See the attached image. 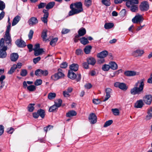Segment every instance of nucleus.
Masks as SVG:
<instances>
[{
  "instance_id": "f257e3e1",
  "label": "nucleus",
  "mask_w": 152,
  "mask_h": 152,
  "mask_svg": "<svg viewBox=\"0 0 152 152\" xmlns=\"http://www.w3.org/2000/svg\"><path fill=\"white\" fill-rule=\"evenodd\" d=\"M144 79L138 80L136 83L134 87L130 90V93L132 95H139L143 92Z\"/></svg>"
},
{
  "instance_id": "f03ea898",
  "label": "nucleus",
  "mask_w": 152,
  "mask_h": 152,
  "mask_svg": "<svg viewBox=\"0 0 152 152\" xmlns=\"http://www.w3.org/2000/svg\"><path fill=\"white\" fill-rule=\"evenodd\" d=\"M7 45H5L4 38H1L0 40V58H4L7 56Z\"/></svg>"
},
{
  "instance_id": "7ed1b4c3",
  "label": "nucleus",
  "mask_w": 152,
  "mask_h": 152,
  "mask_svg": "<svg viewBox=\"0 0 152 152\" xmlns=\"http://www.w3.org/2000/svg\"><path fill=\"white\" fill-rule=\"evenodd\" d=\"M72 70H69L68 74V77L71 79H76V80L78 82L79 81L81 78V75L78 74L76 75Z\"/></svg>"
},
{
  "instance_id": "20e7f679",
  "label": "nucleus",
  "mask_w": 152,
  "mask_h": 152,
  "mask_svg": "<svg viewBox=\"0 0 152 152\" xmlns=\"http://www.w3.org/2000/svg\"><path fill=\"white\" fill-rule=\"evenodd\" d=\"M140 10L142 12L148 10L149 8V5L148 1H144L142 2L139 6Z\"/></svg>"
},
{
  "instance_id": "39448f33",
  "label": "nucleus",
  "mask_w": 152,
  "mask_h": 152,
  "mask_svg": "<svg viewBox=\"0 0 152 152\" xmlns=\"http://www.w3.org/2000/svg\"><path fill=\"white\" fill-rule=\"evenodd\" d=\"M35 75L37 76H47L48 74V72L47 70H43L38 69L36 70L35 73Z\"/></svg>"
},
{
  "instance_id": "423d86ee",
  "label": "nucleus",
  "mask_w": 152,
  "mask_h": 152,
  "mask_svg": "<svg viewBox=\"0 0 152 152\" xmlns=\"http://www.w3.org/2000/svg\"><path fill=\"white\" fill-rule=\"evenodd\" d=\"M144 18L142 16L140 15L137 14L132 20V22L134 23H140L143 21Z\"/></svg>"
},
{
  "instance_id": "0eeeda50",
  "label": "nucleus",
  "mask_w": 152,
  "mask_h": 152,
  "mask_svg": "<svg viewBox=\"0 0 152 152\" xmlns=\"http://www.w3.org/2000/svg\"><path fill=\"white\" fill-rule=\"evenodd\" d=\"M115 87H118L121 90H126L127 89V87L126 84L124 83L116 82L114 83Z\"/></svg>"
},
{
  "instance_id": "6e6552de",
  "label": "nucleus",
  "mask_w": 152,
  "mask_h": 152,
  "mask_svg": "<svg viewBox=\"0 0 152 152\" xmlns=\"http://www.w3.org/2000/svg\"><path fill=\"white\" fill-rule=\"evenodd\" d=\"M4 39L5 42V45H11V39L10 33H5Z\"/></svg>"
},
{
  "instance_id": "1a4fd4ad",
  "label": "nucleus",
  "mask_w": 152,
  "mask_h": 152,
  "mask_svg": "<svg viewBox=\"0 0 152 152\" xmlns=\"http://www.w3.org/2000/svg\"><path fill=\"white\" fill-rule=\"evenodd\" d=\"M88 119L90 122L91 124H94L97 121V117L96 115L94 113H92L90 114Z\"/></svg>"
},
{
  "instance_id": "9d476101",
  "label": "nucleus",
  "mask_w": 152,
  "mask_h": 152,
  "mask_svg": "<svg viewBox=\"0 0 152 152\" xmlns=\"http://www.w3.org/2000/svg\"><path fill=\"white\" fill-rule=\"evenodd\" d=\"M105 91L106 94L103 102L106 101L110 97V94L112 93V90L110 88H107L105 89Z\"/></svg>"
},
{
  "instance_id": "9b49d317",
  "label": "nucleus",
  "mask_w": 152,
  "mask_h": 152,
  "mask_svg": "<svg viewBox=\"0 0 152 152\" xmlns=\"http://www.w3.org/2000/svg\"><path fill=\"white\" fill-rule=\"evenodd\" d=\"M143 100L145 104L149 105L152 101V96L151 95H146L143 98Z\"/></svg>"
},
{
  "instance_id": "f8f14e48",
  "label": "nucleus",
  "mask_w": 152,
  "mask_h": 152,
  "mask_svg": "<svg viewBox=\"0 0 152 152\" xmlns=\"http://www.w3.org/2000/svg\"><path fill=\"white\" fill-rule=\"evenodd\" d=\"M144 53L143 50L140 49H137L133 51L132 53V55L134 57H137L141 56Z\"/></svg>"
},
{
  "instance_id": "ddd939ff",
  "label": "nucleus",
  "mask_w": 152,
  "mask_h": 152,
  "mask_svg": "<svg viewBox=\"0 0 152 152\" xmlns=\"http://www.w3.org/2000/svg\"><path fill=\"white\" fill-rule=\"evenodd\" d=\"M28 23L30 26H33L38 23V20L36 17H32L29 20Z\"/></svg>"
},
{
  "instance_id": "4468645a",
  "label": "nucleus",
  "mask_w": 152,
  "mask_h": 152,
  "mask_svg": "<svg viewBox=\"0 0 152 152\" xmlns=\"http://www.w3.org/2000/svg\"><path fill=\"white\" fill-rule=\"evenodd\" d=\"M74 6L76 10H77V11L80 13L83 11L82 4L81 2H77L74 3Z\"/></svg>"
},
{
  "instance_id": "2eb2a0df",
  "label": "nucleus",
  "mask_w": 152,
  "mask_h": 152,
  "mask_svg": "<svg viewBox=\"0 0 152 152\" xmlns=\"http://www.w3.org/2000/svg\"><path fill=\"white\" fill-rule=\"evenodd\" d=\"M15 43L18 47L20 48H23L26 46L25 42L21 39H17Z\"/></svg>"
},
{
  "instance_id": "dca6fc26",
  "label": "nucleus",
  "mask_w": 152,
  "mask_h": 152,
  "mask_svg": "<svg viewBox=\"0 0 152 152\" xmlns=\"http://www.w3.org/2000/svg\"><path fill=\"white\" fill-rule=\"evenodd\" d=\"M108 54V52L107 51L104 50L98 53L97 56L99 58H104L107 56Z\"/></svg>"
},
{
  "instance_id": "f3484780",
  "label": "nucleus",
  "mask_w": 152,
  "mask_h": 152,
  "mask_svg": "<svg viewBox=\"0 0 152 152\" xmlns=\"http://www.w3.org/2000/svg\"><path fill=\"white\" fill-rule=\"evenodd\" d=\"M143 102L142 99L139 100L137 101L136 103H135L134 105L135 107L136 108H141L143 105Z\"/></svg>"
},
{
  "instance_id": "a211bd4d",
  "label": "nucleus",
  "mask_w": 152,
  "mask_h": 152,
  "mask_svg": "<svg viewBox=\"0 0 152 152\" xmlns=\"http://www.w3.org/2000/svg\"><path fill=\"white\" fill-rule=\"evenodd\" d=\"M124 74L128 77L133 76L136 75V72L132 71H126L124 72Z\"/></svg>"
},
{
  "instance_id": "6ab92c4d",
  "label": "nucleus",
  "mask_w": 152,
  "mask_h": 152,
  "mask_svg": "<svg viewBox=\"0 0 152 152\" xmlns=\"http://www.w3.org/2000/svg\"><path fill=\"white\" fill-rule=\"evenodd\" d=\"M128 6L126 5L128 8H130L132 12H136L138 10V7L137 5H129Z\"/></svg>"
},
{
  "instance_id": "aec40b11",
  "label": "nucleus",
  "mask_w": 152,
  "mask_h": 152,
  "mask_svg": "<svg viewBox=\"0 0 152 152\" xmlns=\"http://www.w3.org/2000/svg\"><path fill=\"white\" fill-rule=\"evenodd\" d=\"M18 57V55L17 53H13L10 55V59L12 61H16Z\"/></svg>"
},
{
  "instance_id": "412c9836",
  "label": "nucleus",
  "mask_w": 152,
  "mask_h": 152,
  "mask_svg": "<svg viewBox=\"0 0 152 152\" xmlns=\"http://www.w3.org/2000/svg\"><path fill=\"white\" fill-rule=\"evenodd\" d=\"M109 64L110 68L111 69L115 70L117 69L118 68V66L117 64L114 61H111L109 63Z\"/></svg>"
},
{
  "instance_id": "4be33fe9",
  "label": "nucleus",
  "mask_w": 152,
  "mask_h": 152,
  "mask_svg": "<svg viewBox=\"0 0 152 152\" xmlns=\"http://www.w3.org/2000/svg\"><path fill=\"white\" fill-rule=\"evenodd\" d=\"M148 115L146 116L145 119L148 120L150 119L152 117V107H151L148 110Z\"/></svg>"
},
{
  "instance_id": "5701e85b",
  "label": "nucleus",
  "mask_w": 152,
  "mask_h": 152,
  "mask_svg": "<svg viewBox=\"0 0 152 152\" xmlns=\"http://www.w3.org/2000/svg\"><path fill=\"white\" fill-rule=\"evenodd\" d=\"M87 62L89 64L94 65L96 63V60L93 57H90L87 58Z\"/></svg>"
},
{
  "instance_id": "b1692460",
  "label": "nucleus",
  "mask_w": 152,
  "mask_h": 152,
  "mask_svg": "<svg viewBox=\"0 0 152 152\" xmlns=\"http://www.w3.org/2000/svg\"><path fill=\"white\" fill-rule=\"evenodd\" d=\"M78 65L76 64H73L69 66V68L70 69V70H72V71L75 72L77 71L78 69Z\"/></svg>"
},
{
  "instance_id": "393cba45",
  "label": "nucleus",
  "mask_w": 152,
  "mask_h": 152,
  "mask_svg": "<svg viewBox=\"0 0 152 152\" xmlns=\"http://www.w3.org/2000/svg\"><path fill=\"white\" fill-rule=\"evenodd\" d=\"M139 3L138 0H130L126 2V5L129 6V5H137Z\"/></svg>"
},
{
  "instance_id": "a878e982",
  "label": "nucleus",
  "mask_w": 152,
  "mask_h": 152,
  "mask_svg": "<svg viewBox=\"0 0 152 152\" xmlns=\"http://www.w3.org/2000/svg\"><path fill=\"white\" fill-rule=\"evenodd\" d=\"M77 113L76 111L73 110L69 111L66 113V116L68 117H71L76 115Z\"/></svg>"
},
{
  "instance_id": "bb28decb",
  "label": "nucleus",
  "mask_w": 152,
  "mask_h": 152,
  "mask_svg": "<svg viewBox=\"0 0 152 152\" xmlns=\"http://www.w3.org/2000/svg\"><path fill=\"white\" fill-rule=\"evenodd\" d=\"M34 51V54L35 56H38L41 55L44 52L42 48H40L35 50Z\"/></svg>"
},
{
  "instance_id": "cd10ccee",
  "label": "nucleus",
  "mask_w": 152,
  "mask_h": 152,
  "mask_svg": "<svg viewBox=\"0 0 152 152\" xmlns=\"http://www.w3.org/2000/svg\"><path fill=\"white\" fill-rule=\"evenodd\" d=\"M78 36L79 37L84 36L86 33V31L84 28H80L78 31Z\"/></svg>"
},
{
  "instance_id": "c85d7f7f",
  "label": "nucleus",
  "mask_w": 152,
  "mask_h": 152,
  "mask_svg": "<svg viewBox=\"0 0 152 152\" xmlns=\"http://www.w3.org/2000/svg\"><path fill=\"white\" fill-rule=\"evenodd\" d=\"M20 19V17L19 16H17L13 19L12 23V26H14L16 25Z\"/></svg>"
},
{
  "instance_id": "c756f323",
  "label": "nucleus",
  "mask_w": 152,
  "mask_h": 152,
  "mask_svg": "<svg viewBox=\"0 0 152 152\" xmlns=\"http://www.w3.org/2000/svg\"><path fill=\"white\" fill-rule=\"evenodd\" d=\"M58 72L56 73L57 74L58 77L59 79L64 77V75L62 72V70L60 69H58Z\"/></svg>"
},
{
  "instance_id": "7c9ffc66",
  "label": "nucleus",
  "mask_w": 152,
  "mask_h": 152,
  "mask_svg": "<svg viewBox=\"0 0 152 152\" xmlns=\"http://www.w3.org/2000/svg\"><path fill=\"white\" fill-rule=\"evenodd\" d=\"M92 49V47L91 45L86 46L84 49V51L86 54H89Z\"/></svg>"
},
{
  "instance_id": "2f4dec72",
  "label": "nucleus",
  "mask_w": 152,
  "mask_h": 152,
  "mask_svg": "<svg viewBox=\"0 0 152 152\" xmlns=\"http://www.w3.org/2000/svg\"><path fill=\"white\" fill-rule=\"evenodd\" d=\"M37 113L42 118H44L45 116V111L42 109L38 110H37Z\"/></svg>"
},
{
  "instance_id": "473e14b6",
  "label": "nucleus",
  "mask_w": 152,
  "mask_h": 152,
  "mask_svg": "<svg viewBox=\"0 0 152 152\" xmlns=\"http://www.w3.org/2000/svg\"><path fill=\"white\" fill-rule=\"evenodd\" d=\"M114 26L112 23H106L104 25V27L106 29H109L112 28Z\"/></svg>"
},
{
  "instance_id": "72a5a7b5",
  "label": "nucleus",
  "mask_w": 152,
  "mask_h": 152,
  "mask_svg": "<svg viewBox=\"0 0 152 152\" xmlns=\"http://www.w3.org/2000/svg\"><path fill=\"white\" fill-rule=\"evenodd\" d=\"M80 42L84 45H86L89 43L88 39L85 37H82L80 39Z\"/></svg>"
},
{
  "instance_id": "f704fd0d",
  "label": "nucleus",
  "mask_w": 152,
  "mask_h": 152,
  "mask_svg": "<svg viewBox=\"0 0 152 152\" xmlns=\"http://www.w3.org/2000/svg\"><path fill=\"white\" fill-rule=\"evenodd\" d=\"M55 4L54 2H50L46 5L45 8L47 9H50L53 7Z\"/></svg>"
},
{
  "instance_id": "c9c22d12",
  "label": "nucleus",
  "mask_w": 152,
  "mask_h": 152,
  "mask_svg": "<svg viewBox=\"0 0 152 152\" xmlns=\"http://www.w3.org/2000/svg\"><path fill=\"white\" fill-rule=\"evenodd\" d=\"M47 31H43L42 33L41 37L42 38L44 41H46L48 39L46 38L47 37Z\"/></svg>"
},
{
  "instance_id": "e433bc0d",
  "label": "nucleus",
  "mask_w": 152,
  "mask_h": 152,
  "mask_svg": "<svg viewBox=\"0 0 152 152\" xmlns=\"http://www.w3.org/2000/svg\"><path fill=\"white\" fill-rule=\"evenodd\" d=\"M79 13L80 12L77 11V10H76V9H73V10H71L69 12V16H71Z\"/></svg>"
},
{
  "instance_id": "4c0bfd02",
  "label": "nucleus",
  "mask_w": 152,
  "mask_h": 152,
  "mask_svg": "<svg viewBox=\"0 0 152 152\" xmlns=\"http://www.w3.org/2000/svg\"><path fill=\"white\" fill-rule=\"evenodd\" d=\"M58 40V38L57 37L52 39L50 42V45L53 46H55Z\"/></svg>"
},
{
  "instance_id": "58836bf2",
  "label": "nucleus",
  "mask_w": 152,
  "mask_h": 152,
  "mask_svg": "<svg viewBox=\"0 0 152 152\" xmlns=\"http://www.w3.org/2000/svg\"><path fill=\"white\" fill-rule=\"evenodd\" d=\"M48 17V14L44 15L43 17L41 18V20L45 23L47 24L48 22L47 18Z\"/></svg>"
},
{
  "instance_id": "ea45409f",
  "label": "nucleus",
  "mask_w": 152,
  "mask_h": 152,
  "mask_svg": "<svg viewBox=\"0 0 152 152\" xmlns=\"http://www.w3.org/2000/svg\"><path fill=\"white\" fill-rule=\"evenodd\" d=\"M102 69L104 71H108L110 68V67L109 64H104L102 66Z\"/></svg>"
},
{
  "instance_id": "a19ab883",
  "label": "nucleus",
  "mask_w": 152,
  "mask_h": 152,
  "mask_svg": "<svg viewBox=\"0 0 152 152\" xmlns=\"http://www.w3.org/2000/svg\"><path fill=\"white\" fill-rule=\"evenodd\" d=\"M56 94L55 93H49L48 94V98L50 100L53 99L55 98L56 96Z\"/></svg>"
},
{
  "instance_id": "79ce46f5",
  "label": "nucleus",
  "mask_w": 152,
  "mask_h": 152,
  "mask_svg": "<svg viewBox=\"0 0 152 152\" xmlns=\"http://www.w3.org/2000/svg\"><path fill=\"white\" fill-rule=\"evenodd\" d=\"M58 107L55 104L49 108V111L50 112H53L54 111L58 109Z\"/></svg>"
},
{
  "instance_id": "37998d69",
  "label": "nucleus",
  "mask_w": 152,
  "mask_h": 152,
  "mask_svg": "<svg viewBox=\"0 0 152 152\" xmlns=\"http://www.w3.org/2000/svg\"><path fill=\"white\" fill-rule=\"evenodd\" d=\"M34 104H29L28 107V110L30 112H32L34 109Z\"/></svg>"
},
{
  "instance_id": "c03bdc74",
  "label": "nucleus",
  "mask_w": 152,
  "mask_h": 152,
  "mask_svg": "<svg viewBox=\"0 0 152 152\" xmlns=\"http://www.w3.org/2000/svg\"><path fill=\"white\" fill-rule=\"evenodd\" d=\"M16 68V66L15 65H13L11 68L10 70L8 72V74H12L15 71Z\"/></svg>"
},
{
  "instance_id": "a18cd8bd",
  "label": "nucleus",
  "mask_w": 152,
  "mask_h": 152,
  "mask_svg": "<svg viewBox=\"0 0 152 152\" xmlns=\"http://www.w3.org/2000/svg\"><path fill=\"white\" fill-rule=\"evenodd\" d=\"M113 123V121L112 120H109L106 121L104 124V127H106L111 125Z\"/></svg>"
},
{
  "instance_id": "49530a36",
  "label": "nucleus",
  "mask_w": 152,
  "mask_h": 152,
  "mask_svg": "<svg viewBox=\"0 0 152 152\" xmlns=\"http://www.w3.org/2000/svg\"><path fill=\"white\" fill-rule=\"evenodd\" d=\"M27 89L31 91H34L36 89V87L33 85H31L27 87Z\"/></svg>"
},
{
  "instance_id": "de8ad7c7",
  "label": "nucleus",
  "mask_w": 152,
  "mask_h": 152,
  "mask_svg": "<svg viewBox=\"0 0 152 152\" xmlns=\"http://www.w3.org/2000/svg\"><path fill=\"white\" fill-rule=\"evenodd\" d=\"M50 78L52 80L54 81L57 80L59 79V78L58 77V76L56 73L52 75L51 76Z\"/></svg>"
},
{
  "instance_id": "09e8293b",
  "label": "nucleus",
  "mask_w": 152,
  "mask_h": 152,
  "mask_svg": "<svg viewBox=\"0 0 152 152\" xmlns=\"http://www.w3.org/2000/svg\"><path fill=\"white\" fill-rule=\"evenodd\" d=\"M27 74V72L26 69H21L20 73V75L23 77L26 76Z\"/></svg>"
},
{
  "instance_id": "8fccbe9b",
  "label": "nucleus",
  "mask_w": 152,
  "mask_h": 152,
  "mask_svg": "<svg viewBox=\"0 0 152 152\" xmlns=\"http://www.w3.org/2000/svg\"><path fill=\"white\" fill-rule=\"evenodd\" d=\"M102 3L106 6H109L110 4V0H102Z\"/></svg>"
},
{
  "instance_id": "3c124183",
  "label": "nucleus",
  "mask_w": 152,
  "mask_h": 152,
  "mask_svg": "<svg viewBox=\"0 0 152 152\" xmlns=\"http://www.w3.org/2000/svg\"><path fill=\"white\" fill-rule=\"evenodd\" d=\"M5 5L4 2L1 1H0V10L3 11L5 8Z\"/></svg>"
},
{
  "instance_id": "603ef678",
  "label": "nucleus",
  "mask_w": 152,
  "mask_h": 152,
  "mask_svg": "<svg viewBox=\"0 0 152 152\" xmlns=\"http://www.w3.org/2000/svg\"><path fill=\"white\" fill-rule=\"evenodd\" d=\"M91 0H85V1L84 4L86 7L90 6L91 5Z\"/></svg>"
},
{
  "instance_id": "864d4df0",
  "label": "nucleus",
  "mask_w": 152,
  "mask_h": 152,
  "mask_svg": "<svg viewBox=\"0 0 152 152\" xmlns=\"http://www.w3.org/2000/svg\"><path fill=\"white\" fill-rule=\"evenodd\" d=\"M112 111L113 114L115 115H118L119 114V111L117 109H113L112 110Z\"/></svg>"
},
{
  "instance_id": "5fc2aeb1",
  "label": "nucleus",
  "mask_w": 152,
  "mask_h": 152,
  "mask_svg": "<svg viewBox=\"0 0 152 152\" xmlns=\"http://www.w3.org/2000/svg\"><path fill=\"white\" fill-rule=\"evenodd\" d=\"M57 102H55V104L57 106V107H60L62 103V100L61 99H58L57 100Z\"/></svg>"
},
{
  "instance_id": "6e6d98bb",
  "label": "nucleus",
  "mask_w": 152,
  "mask_h": 152,
  "mask_svg": "<svg viewBox=\"0 0 152 152\" xmlns=\"http://www.w3.org/2000/svg\"><path fill=\"white\" fill-rule=\"evenodd\" d=\"M42 83V80L41 79H37L34 82V84L36 86L41 85Z\"/></svg>"
},
{
  "instance_id": "4d7b16f0",
  "label": "nucleus",
  "mask_w": 152,
  "mask_h": 152,
  "mask_svg": "<svg viewBox=\"0 0 152 152\" xmlns=\"http://www.w3.org/2000/svg\"><path fill=\"white\" fill-rule=\"evenodd\" d=\"M33 34L34 31L32 30H30L28 34L29 39H31L32 38Z\"/></svg>"
},
{
  "instance_id": "13d9d810",
  "label": "nucleus",
  "mask_w": 152,
  "mask_h": 152,
  "mask_svg": "<svg viewBox=\"0 0 152 152\" xmlns=\"http://www.w3.org/2000/svg\"><path fill=\"white\" fill-rule=\"evenodd\" d=\"M40 59L41 57L39 56L38 57L33 59V62L34 64H36L37 62H38L40 60Z\"/></svg>"
},
{
  "instance_id": "bf43d9fd",
  "label": "nucleus",
  "mask_w": 152,
  "mask_h": 152,
  "mask_svg": "<svg viewBox=\"0 0 152 152\" xmlns=\"http://www.w3.org/2000/svg\"><path fill=\"white\" fill-rule=\"evenodd\" d=\"M67 66V64L66 62H64L61 63L60 65L61 68H65Z\"/></svg>"
},
{
  "instance_id": "052dcab7",
  "label": "nucleus",
  "mask_w": 152,
  "mask_h": 152,
  "mask_svg": "<svg viewBox=\"0 0 152 152\" xmlns=\"http://www.w3.org/2000/svg\"><path fill=\"white\" fill-rule=\"evenodd\" d=\"M69 93H70L68 92L67 91L65 90L63 91V94L65 97H68L70 96Z\"/></svg>"
},
{
  "instance_id": "680f3d73",
  "label": "nucleus",
  "mask_w": 152,
  "mask_h": 152,
  "mask_svg": "<svg viewBox=\"0 0 152 152\" xmlns=\"http://www.w3.org/2000/svg\"><path fill=\"white\" fill-rule=\"evenodd\" d=\"M93 102L94 104H97L100 103L101 101L99 99H94L93 100Z\"/></svg>"
},
{
  "instance_id": "e2e57ef3",
  "label": "nucleus",
  "mask_w": 152,
  "mask_h": 152,
  "mask_svg": "<svg viewBox=\"0 0 152 152\" xmlns=\"http://www.w3.org/2000/svg\"><path fill=\"white\" fill-rule=\"evenodd\" d=\"M88 62H84L82 64L83 67L86 69H88L89 68V65Z\"/></svg>"
},
{
  "instance_id": "0e129e2a",
  "label": "nucleus",
  "mask_w": 152,
  "mask_h": 152,
  "mask_svg": "<svg viewBox=\"0 0 152 152\" xmlns=\"http://www.w3.org/2000/svg\"><path fill=\"white\" fill-rule=\"evenodd\" d=\"M69 31H70L69 29L65 28H63L62 30L61 33L62 34H66L68 33L69 32Z\"/></svg>"
},
{
  "instance_id": "69168bd1",
  "label": "nucleus",
  "mask_w": 152,
  "mask_h": 152,
  "mask_svg": "<svg viewBox=\"0 0 152 152\" xmlns=\"http://www.w3.org/2000/svg\"><path fill=\"white\" fill-rule=\"evenodd\" d=\"M84 86L87 89H89L92 87V86L91 83H88L86 84Z\"/></svg>"
},
{
  "instance_id": "338daca9",
  "label": "nucleus",
  "mask_w": 152,
  "mask_h": 152,
  "mask_svg": "<svg viewBox=\"0 0 152 152\" xmlns=\"http://www.w3.org/2000/svg\"><path fill=\"white\" fill-rule=\"evenodd\" d=\"M46 5V4L44 3H41L38 6L39 9L44 7Z\"/></svg>"
},
{
  "instance_id": "774afa93",
  "label": "nucleus",
  "mask_w": 152,
  "mask_h": 152,
  "mask_svg": "<svg viewBox=\"0 0 152 152\" xmlns=\"http://www.w3.org/2000/svg\"><path fill=\"white\" fill-rule=\"evenodd\" d=\"M14 131V129L12 127H11L10 128H8L7 130V132L10 134H12Z\"/></svg>"
}]
</instances>
